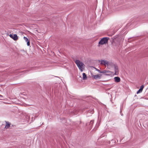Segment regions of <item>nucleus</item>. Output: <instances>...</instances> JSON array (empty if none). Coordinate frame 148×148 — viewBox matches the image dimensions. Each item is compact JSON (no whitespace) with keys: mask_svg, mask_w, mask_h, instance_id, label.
I'll list each match as a JSON object with an SVG mask.
<instances>
[{"mask_svg":"<svg viewBox=\"0 0 148 148\" xmlns=\"http://www.w3.org/2000/svg\"><path fill=\"white\" fill-rule=\"evenodd\" d=\"M79 69L82 72L84 69L85 65L84 64L79 60H76L75 61Z\"/></svg>","mask_w":148,"mask_h":148,"instance_id":"nucleus-1","label":"nucleus"},{"mask_svg":"<svg viewBox=\"0 0 148 148\" xmlns=\"http://www.w3.org/2000/svg\"><path fill=\"white\" fill-rule=\"evenodd\" d=\"M113 65V63L111 62L105 60H102V66L103 65L105 67L107 66V67H109Z\"/></svg>","mask_w":148,"mask_h":148,"instance_id":"nucleus-2","label":"nucleus"},{"mask_svg":"<svg viewBox=\"0 0 148 148\" xmlns=\"http://www.w3.org/2000/svg\"><path fill=\"white\" fill-rule=\"evenodd\" d=\"M9 36L14 40H16L18 39V36L16 34H14L13 35L12 34H10Z\"/></svg>","mask_w":148,"mask_h":148,"instance_id":"nucleus-3","label":"nucleus"},{"mask_svg":"<svg viewBox=\"0 0 148 148\" xmlns=\"http://www.w3.org/2000/svg\"><path fill=\"white\" fill-rule=\"evenodd\" d=\"M102 73L104 75H109L111 74V72L110 71L105 70L102 71Z\"/></svg>","mask_w":148,"mask_h":148,"instance_id":"nucleus-4","label":"nucleus"},{"mask_svg":"<svg viewBox=\"0 0 148 148\" xmlns=\"http://www.w3.org/2000/svg\"><path fill=\"white\" fill-rule=\"evenodd\" d=\"M109 38L108 37H105L102 38V45L106 44L108 42Z\"/></svg>","mask_w":148,"mask_h":148,"instance_id":"nucleus-5","label":"nucleus"},{"mask_svg":"<svg viewBox=\"0 0 148 148\" xmlns=\"http://www.w3.org/2000/svg\"><path fill=\"white\" fill-rule=\"evenodd\" d=\"M114 74L116 75H118L119 74V69L117 66H115L114 67Z\"/></svg>","mask_w":148,"mask_h":148,"instance_id":"nucleus-6","label":"nucleus"},{"mask_svg":"<svg viewBox=\"0 0 148 148\" xmlns=\"http://www.w3.org/2000/svg\"><path fill=\"white\" fill-rule=\"evenodd\" d=\"M101 76V74H99L95 75H93L92 77L94 79H97L98 78H100Z\"/></svg>","mask_w":148,"mask_h":148,"instance_id":"nucleus-7","label":"nucleus"},{"mask_svg":"<svg viewBox=\"0 0 148 148\" xmlns=\"http://www.w3.org/2000/svg\"><path fill=\"white\" fill-rule=\"evenodd\" d=\"M93 123L94 121L93 120H91L90 121V122L88 123V126L90 129H91L92 128V127Z\"/></svg>","mask_w":148,"mask_h":148,"instance_id":"nucleus-8","label":"nucleus"},{"mask_svg":"<svg viewBox=\"0 0 148 148\" xmlns=\"http://www.w3.org/2000/svg\"><path fill=\"white\" fill-rule=\"evenodd\" d=\"M114 81L116 82H119L121 81L120 78L118 77H116L114 78Z\"/></svg>","mask_w":148,"mask_h":148,"instance_id":"nucleus-9","label":"nucleus"},{"mask_svg":"<svg viewBox=\"0 0 148 148\" xmlns=\"http://www.w3.org/2000/svg\"><path fill=\"white\" fill-rule=\"evenodd\" d=\"M5 122L6 123V124L5 126V128L7 129L10 127L11 123H10L8 121H5Z\"/></svg>","mask_w":148,"mask_h":148,"instance_id":"nucleus-10","label":"nucleus"},{"mask_svg":"<svg viewBox=\"0 0 148 148\" xmlns=\"http://www.w3.org/2000/svg\"><path fill=\"white\" fill-rule=\"evenodd\" d=\"M23 38L26 42H27V46H29L30 45L29 41L28 39L25 37H24Z\"/></svg>","mask_w":148,"mask_h":148,"instance_id":"nucleus-11","label":"nucleus"},{"mask_svg":"<svg viewBox=\"0 0 148 148\" xmlns=\"http://www.w3.org/2000/svg\"><path fill=\"white\" fill-rule=\"evenodd\" d=\"M144 87L143 85H142L140 88V89L138 90L137 92H140L142 91L143 90Z\"/></svg>","mask_w":148,"mask_h":148,"instance_id":"nucleus-12","label":"nucleus"},{"mask_svg":"<svg viewBox=\"0 0 148 148\" xmlns=\"http://www.w3.org/2000/svg\"><path fill=\"white\" fill-rule=\"evenodd\" d=\"M83 80H85V79H86L87 78V76H86V74L84 73H83Z\"/></svg>","mask_w":148,"mask_h":148,"instance_id":"nucleus-13","label":"nucleus"},{"mask_svg":"<svg viewBox=\"0 0 148 148\" xmlns=\"http://www.w3.org/2000/svg\"><path fill=\"white\" fill-rule=\"evenodd\" d=\"M101 115H100V120H99V122L97 125H98V126H99V125L101 123Z\"/></svg>","mask_w":148,"mask_h":148,"instance_id":"nucleus-14","label":"nucleus"},{"mask_svg":"<svg viewBox=\"0 0 148 148\" xmlns=\"http://www.w3.org/2000/svg\"><path fill=\"white\" fill-rule=\"evenodd\" d=\"M74 125L76 127H77L78 126H79V125H78V123H74Z\"/></svg>","mask_w":148,"mask_h":148,"instance_id":"nucleus-15","label":"nucleus"},{"mask_svg":"<svg viewBox=\"0 0 148 148\" xmlns=\"http://www.w3.org/2000/svg\"><path fill=\"white\" fill-rule=\"evenodd\" d=\"M102 45V39L99 41V45H98V46H99L100 45Z\"/></svg>","mask_w":148,"mask_h":148,"instance_id":"nucleus-16","label":"nucleus"},{"mask_svg":"<svg viewBox=\"0 0 148 148\" xmlns=\"http://www.w3.org/2000/svg\"><path fill=\"white\" fill-rule=\"evenodd\" d=\"M3 98L4 97L3 96L0 95V99L2 100Z\"/></svg>","mask_w":148,"mask_h":148,"instance_id":"nucleus-17","label":"nucleus"},{"mask_svg":"<svg viewBox=\"0 0 148 148\" xmlns=\"http://www.w3.org/2000/svg\"><path fill=\"white\" fill-rule=\"evenodd\" d=\"M56 132H54L53 133V134H54V135H53V136L54 137H56V136L57 137H58V134H55Z\"/></svg>","mask_w":148,"mask_h":148,"instance_id":"nucleus-18","label":"nucleus"},{"mask_svg":"<svg viewBox=\"0 0 148 148\" xmlns=\"http://www.w3.org/2000/svg\"><path fill=\"white\" fill-rule=\"evenodd\" d=\"M102 107H103V106H105V105H104L103 104H102Z\"/></svg>","mask_w":148,"mask_h":148,"instance_id":"nucleus-19","label":"nucleus"},{"mask_svg":"<svg viewBox=\"0 0 148 148\" xmlns=\"http://www.w3.org/2000/svg\"><path fill=\"white\" fill-rule=\"evenodd\" d=\"M145 99H148V98H147V97H146V98H145Z\"/></svg>","mask_w":148,"mask_h":148,"instance_id":"nucleus-20","label":"nucleus"},{"mask_svg":"<svg viewBox=\"0 0 148 148\" xmlns=\"http://www.w3.org/2000/svg\"><path fill=\"white\" fill-rule=\"evenodd\" d=\"M99 138L98 139V140H99Z\"/></svg>","mask_w":148,"mask_h":148,"instance_id":"nucleus-21","label":"nucleus"},{"mask_svg":"<svg viewBox=\"0 0 148 148\" xmlns=\"http://www.w3.org/2000/svg\"><path fill=\"white\" fill-rule=\"evenodd\" d=\"M88 123H87V126H88Z\"/></svg>","mask_w":148,"mask_h":148,"instance_id":"nucleus-22","label":"nucleus"},{"mask_svg":"<svg viewBox=\"0 0 148 148\" xmlns=\"http://www.w3.org/2000/svg\"><path fill=\"white\" fill-rule=\"evenodd\" d=\"M81 123V121H80V123Z\"/></svg>","mask_w":148,"mask_h":148,"instance_id":"nucleus-23","label":"nucleus"},{"mask_svg":"<svg viewBox=\"0 0 148 148\" xmlns=\"http://www.w3.org/2000/svg\"><path fill=\"white\" fill-rule=\"evenodd\" d=\"M138 93H137V94H138Z\"/></svg>","mask_w":148,"mask_h":148,"instance_id":"nucleus-24","label":"nucleus"},{"mask_svg":"<svg viewBox=\"0 0 148 148\" xmlns=\"http://www.w3.org/2000/svg\"><path fill=\"white\" fill-rule=\"evenodd\" d=\"M135 96H136V95H135Z\"/></svg>","mask_w":148,"mask_h":148,"instance_id":"nucleus-25","label":"nucleus"}]
</instances>
